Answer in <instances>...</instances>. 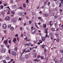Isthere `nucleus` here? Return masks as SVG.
<instances>
[{"mask_svg":"<svg viewBox=\"0 0 63 63\" xmlns=\"http://www.w3.org/2000/svg\"><path fill=\"white\" fill-rule=\"evenodd\" d=\"M19 16H24L25 15H26L27 13L26 12H19L18 13Z\"/></svg>","mask_w":63,"mask_h":63,"instance_id":"obj_1","label":"nucleus"},{"mask_svg":"<svg viewBox=\"0 0 63 63\" xmlns=\"http://www.w3.org/2000/svg\"><path fill=\"white\" fill-rule=\"evenodd\" d=\"M0 51L1 53H5V52H6V49L5 48H2L1 49Z\"/></svg>","mask_w":63,"mask_h":63,"instance_id":"obj_2","label":"nucleus"},{"mask_svg":"<svg viewBox=\"0 0 63 63\" xmlns=\"http://www.w3.org/2000/svg\"><path fill=\"white\" fill-rule=\"evenodd\" d=\"M36 29H35V28H34L32 30L31 33L32 34H34L35 32L36 31Z\"/></svg>","mask_w":63,"mask_h":63,"instance_id":"obj_3","label":"nucleus"},{"mask_svg":"<svg viewBox=\"0 0 63 63\" xmlns=\"http://www.w3.org/2000/svg\"><path fill=\"white\" fill-rule=\"evenodd\" d=\"M11 53L12 55L16 56V53L14 51H12L11 52Z\"/></svg>","mask_w":63,"mask_h":63,"instance_id":"obj_4","label":"nucleus"},{"mask_svg":"<svg viewBox=\"0 0 63 63\" xmlns=\"http://www.w3.org/2000/svg\"><path fill=\"white\" fill-rule=\"evenodd\" d=\"M17 6L16 5H13L12 6V8L13 9H16V8H17Z\"/></svg>","mask_w":63,"mask_h":63,"instance_id":"obj_5","label":"nucleus"},{"mask_svg":"<svg viewBox=\"0 0 63 63\" xmlns=\"http://www.w3.org/2000/svg\"><path fill=\"white\" fill-rule=\"evenodd\" d=\"M10 17L8 16L7 17L5 18V20L6 21L9 20H10Z\"/></svg>","mask_w":63,"mask_h":63,"instance_id":"obj_6","label":"nucleus"},{"mask_svg":"<svg viewBox=\"0 0 63 63\" xmlns=\"http://www.w3.org/2000/svg\"><path fill=\"white\" fill-rule=\"evenodd\" d=\"M33 56V57L34 58H36V56L37 55V54L35 53H34L32 54Z\"/></svg>","mask_w":63,"mask_h":63,"instance_id":"obj_7","label":"nucleus"},{"mask_svg":"<svg viewBox=\"0 0 63 63\" xmlns=\"http://www.w3.org/2000/svg\"><path fill=\"white\" fill-rule=\"evenodd\" d=\"M3 43L4 44H5L6 45H8V41L7 40H5L4 41Z\"/></svg>","mask_w":63,"mask_h":63,"instance_id":"obj_8","label":"nucleus"},{"mask_svg":"<svg viewBox=\"0 0 63 63\" xmlns=\"http://www.w3.org/2000/svg\"><path fill=\"white\" fill-rule=\"evenodd\" d=\"M25 57L26 59H28L29 57V56L27 54L25 55Z\"/></svg>","mask_w":63,"mask_h":63,"instance_id":"obj_9","label":"nucleus"},{"mask_svg":"<svg viewBox=\"0 0 63 63\" xmlns=\"http://www.w3.org/2000/svg\"><path fill=\"white\" fill-rule=\"evenodd\" d=\"M11 21L12 22H16V20L14 18H12L11 19Z\"/></svg>","mask_w":63,"mask_h":63,"instance_id":"obj_10","label":"nucleus"},{"mask_svg":"<svg viewBox=\"0 0 63 63\" xmlns=\"http://www.w3.org/2000/svg\"><path fill=\"white\" fill-rule=\"evenodd\" d=\"M25 59V58L24 57H22L21 58V61H23V60H24Z\"/></svg>","mask_w":63,"mask_h":63,"instance_id":"obj_11","label":"nucleus"},{"mask_svg":"<svg viewBox=\"0 0 63 63\" xmlns=\"http://www.w3.org/2000/svg\"><path fill=\"white\" fill-rule=\"evenodd\" d=\"M3 27L4 29H6L7 28V26L6 25L4 24L3 25Z\"/></svg>","mask_w":63,"mask_h":63,"instance_id":"obj_12","label":"nucleus"},{"mask_svg":"<svg viewBox=\"0 0 63 63\" xmlns=\"http://www.w3.org/2000/svg\"><path fill=\"white\" fill-rule=\"evenodd\" d=\"M44 16L45 17H47L48 16V14H45L44 15Z\"/></svg>","mask_w":63,"mask_h":63,"instance_id":"obj_13","label":"nucleus"},{"mask_svg":"<svg viewBox=\"0 0 63 63\" xmlns=\"http://www.w3.org/2000/svg\"><path fill=\"white\" fill-rule=\"evenodd\" d=\"M47 30H48V29H46L45 30V33H46V34H47Z\"/></svg>","mask_w":63,"mask_h":63,"instance_id":"obj_14","label":"nucleus"},{"mask_svg":"<svg viewBox=\"0 0 63 63\" xmlns=\"http://www.w3.org/2000/svg\"><path fill=\"white\" fill-rule=\"evenodd\" d=\"M52 14H51V16H53L54 15V11H53L52 12Z\"/></svg>","mask_w":63,"mask_h":63,"instance_id":"obj_15","label":"nucleus"},{"mask_svg":"<svg viewBox=\"0 0 63 63\" xmlns=\"http://www.w3.org/2000/svg\"><path fill=\"white\" fill-rule=\"evenodd\" d=\"M58 32H56L55 33V36L56 37H57L58 36Z\"/></svg>","mask_w":63,"mask_h":63,"instance_id":"obj_16","label":"nucleus"},{"mask_svg":"<svg viewBox=\"0 0 63 63\" xmlns=\"http://www.w3.org/2000/svg\"><path fill=\"white\" fill-rule=\"evenodd\" d=\"M56 3L57 5H58L59 4V2L58 1H56Z\"/></svg>","mask_w":63,"mask_h":63,"instance_id":"obj_17","label":"nucleus"},{"mask_svg":"<svg viewBox=\"0 0 63 63\" xmlns=\"http://www.w3.org/2000/svg\"><path fill=\"white\" fill-rule=\"evenodd\" d=\"M23 6L24 8H26V4L24 3L23 4Z\"/></svg>","mask_w":63,"mask_h":63,"instance_id":"obj_18","label":"nucleus"},{"mask_svg":"<svg viewBox=\"0 0 63 63\" xmlns=\"http://www.w3.org/2000/svg\"><path fill=\"white\" fill-rule=\"evenodd\" d=\"M53 34L52 32H50V37H52Z\"/></svg>","mask_w":63,"mask_h":63,"instance_id":"obj_19","label":"nucleus"},{"mask_svg":"<svg viewBox=\"0 0 63 63\" xmlns=\"http://www.w3.org/2000/svg\"><path fill=\"white\" fill-rule=\"evenodd\" d=\"M16 38H14V39L13 40V42H16Z\"/></svg>","mask_w":63,"mask_h":63,"instance_id":"obj_20","label":"nucleus"},{"mask_svg":"<svg viewBox=\"0 0 63 63\" xmlns=\"http://www.w3.org/2000/svg\"><path fill=\"white\" fill-rule=\"evenodd\" d=\"M54 61L56 63H57L58 62V60L56 59H55L54 60Z\"/></svg>","mask_w":63,"mask_h":63,"instance_id":"obj_21","label":"nucleus"},{"mask_svg":"<svg viewBox=\"0 0 63 63\" xmlns=\"http://www.w3.org/2000/svg\"><path fill=\"white\" fill-rule=\"evenodd\" d=\"M42 41H44L45 40V39H46V38L45 37H43V38H42Z\"/></svg>","mask_w":63,"mask_h":63,"instance_id":"obj_22","label":"nucleus"},{"mask_svg":"<svg viewBox=\"0 0 63 63\" xmlns=\"http://www.w3.org/2000/svg\"><path fill=\"white\" fill-rule=\"evenodd\" d=\"M11 13L12 15H15V12L14 11H12L11 12Z\"/></svg>","mask_w":63,"mask_h":63,"instance_id":"obj_23","label":"nucleus"},{"mask_svg":"<svg viewBox=\"0 0 63 63\" xmlns=\"http://www.w3.org/2000/svg\"><path fill=\"white\" fill-rule=\"evenodd\" d=\"M6 60H10V57L9 56H7L6 58Z\"/></svg>","mask_w":63,"mask_h":63,"instance_id":"obj_24","label":"nucleus"},{"mask_svg":"<svg viewBox=\"0 0 63 63\" xmlns=\"http://www.w3.org/2000/svg\"><path fill=\"white\" fill-rule=\"evenodd\" d=\"M0 8L1 9H3V8H4V6L2 5H1L0 6Z\"/></svg>","mask_w":63,"mask_h":63,"instance_id":"obj_25","label":"nucleus"},{"mask_svg":"<svg viewBox=\"0 0 63 63\" xmlns=\"http://www.w3.org/2000/svg\"><path fill=\"white\" fill-rule=\"evenodd\" d=\"M43 27L44 28H46L47 27L46 24H44L43 25Z\"/></svg>","mask_w":63,"mask_h":63,"instance_id":"obj_26","label":"nucleus"},{"mask_svg":"<svg viewBox=\"0 0 63 63\" xmlns=\"http://www.w3.org/2000/svg\"><path fill=\"white\" fill-rule=\"evenodd\" d=\"M2 15H3V16H4V15H5V12H2Z\"/></svg>","mask_w":63,"mask_h":63,"instance_id":"obj_27","label":"nucleus"},{"mask_svg":"<svg viewBox=\"0 0 63 63\" xmlns=\"http://www.w3.org/2000/svg\"><path fill=\"white\" fill-rule=\"evenodd\" d=\"M26 63H30V61L29 60H27L26 61Z\"/></svg>","mask_w":63,"mask_h":63,"instance_id":"obj_28","label":"nucleus"},{"mask_svg":"<svg viewBox=\"0 0 63 63\" xmlns=\"http://www.w3.org/2000/svg\"><path fill=\"white\" fill-rule=\"evenodd\" d=\"M15 50L16 51H17V47H16L15 48Z\"/></svg>","mask_w":63,"mask_h":63,"instance_id":"obj_29","label":"nucleus"},{"mask_svg":"<svg viewBox=\"0 0 63 63\" xmlns=\"http://www.w3.org/2000/svg\"><path fill=\"white\" fill-rule=\"evenodd\" d=\"M59 38H58L56 40V42H59Z\"/></svg>","mask_w":63,"mask_h":63,"instance_id":"obj_30","label":"nucleus"},{"mask_svg":"<svg viewBox=\"0 0 63 63\" xmlns=\"http://www.w3.org/2000/svg\"><path fill=\"white\" fill-rule=\"evenodd\" d=\"M59 51L61 52V53H63V50H60Z\"/></svg>","mask_w":63,"mask_h":63,"instance_id":"obj_31","label":"nucleus"},{"mask_svg":"<svg viewBox=\"0 0 63 63\" xmlns=\"http://www.w3.org/2000/svg\"><path fill=\"white\" fill-rule=\"evenodd\" d=\"M11 29L12 30H13L14 29V28L13 27H11Z\"/></svg>","mask_w":63,"mask_h":63,"instance_id":"obj_32","label":"nucleus"},{"mask_svg":"<svg viewBox=\"0 0 63 63\" xmlns=\"http://www.w3.org/2000/svg\"><path fill=\"white\" fill-rule=\"evenodd\" d=\"M25 50H26L25 49H24L23 51V52L22 53V54L21 55H22V54H23V53H24L25 52Z\"/></svg>","mask_w":63,"mask_h":63,"instance_id":"obj_33","label":"nucleus"},{"mask_svg":"<svg viewBox=\"0 0 63 63\" xmlns=\"http://www.w3.org/2000/svg\"><path fill=\"white\" fill-rule=\"evenodd\" d=\"M10 2L11 3H13L14 2V0H10Z\"/></svg>","mask_w":63,"mask_h":63,"instance_id":"obj_34","label":"nucleus"},{"mask_svg":"<svg viewBox=\"0 0 63 63\" xmlns=\"http://www.w3.org/2000/svg\"><path fill=\"white\" fill-rule=\"evenodd\" d=\"M51 30L52 31H55V29L54 28H52L51 29Z\"/></svg>","mask_w":63,"mask_h":63,"instance_id":"obj_35","label":"nucleus"},{"mask_svg":"<svg viewBox=\"0 0 63 63\" xmlns=\"http://www.w3.org/2000/svg\"><path fill=\"white\" fill-rule=\"evenodd\" d=\"M60 61H61L62 63H63V59H62V58H61Z\"/></svg>","mask_w":63,"mask_h":63,"instance_id":"obj_36","label":"nucleus"},{"mask_svg":"<svg viewBox=\"0 0 63 63\" xmlns=\"http://www.w3.org/2000/svg\"><path fill=\"white\" fill-rule=\"evenodd\" d=\"M38 19H40V20H42V19L40 17H38Z\"/></svg>","mask_w":63,"mask_h":63,"instance_id":"obj_37","label":"nucleus"},{"mask_svg":"<svg viewBox=\"0 0 63 63\" xmlns=\"http://www.w3.org/2000/svg\"><path fill=\"white\" fill-rule=\"evenodd\" d=\"M48 1V0H47L45 2H44L45 5H46V3H47Z\"/></svg>","mask_w":63,"mask_h":63,"instance_id":"obj_38","label":"nucleus"},{"mask_svg":"<svg viewBox=\"0 0 63 63\" xmlns=\"http://www.w3.org/2000/svg\"><path fill=\"white\" fill-rule=\"evenodd\" d=\"M7 9H9L10 10H11V9H10V7H9L8 6L7 7H6L5 8V9H7Z\"/></svg>","mask_w":63,"mask_h":63,"instance_id":"obj_39","label":"nucleus"},{"mask_svg":"<svg viewBox=\"0 0 63 63\" xmlns=\"http://www.w3.org/2000/svg\"><path fill=\"white\" fill-rule=\"evenodd\" d=\"M8 51L9 54L10 53H11V49H9L8 50Z\"/></svg>","mask_w":63,"mask_h":63,"instance_id":"obj_40","label":"nucleus"},{"mask_svg":"<svg viewBox=\"0 0 63 63\" xmlns=\"http://www.w3.org/2000/svg\"><path fill=\"white\" fill-rule=\"evenodd\" d=\"M44 51L45 52H47V49H46L45 48L44 49Z\"/></svg>","mask_w":63,"mask_h":63,"instance_id":"obj_41","label":"nucleus"},{"mask_svg":"<svg viewBox=\"0 0 63 63\" xmlns=\"http://www.w3.org/2000/svg\"><path fill=\"white\" fill-rule=\"evenodd\" d=\"M11 26V25H9L8 26V28H10Z\"/></svg>","mask_w":63,"mask_h":63,"instance_id":"obj_42","label":"nucleus"},{"mask_svg":"<svg viewBox=\"0 0 63 63\" xmlns=\"http://www.w3.org/2000/svg\"><path fill=\"white\" fill-rule=\"evenodd\" d=\"M10 11L9 10L8 11V12H7V14H10Z\"/></svg>","mask_w":63,"mask_h":63,"instance_id":"obj_43","label":"nucleus"},{"mask_svg":"<svg viewBox=\"0 0 63 63\" xmlns=\"http://www.w3.org/2000/svg\"><path fill=\"white\" fill-rule=\"evenodd\" d=\"M33 61H34L35 62H38V60L37 59L33 60Z\"/></svg>","mask_w":63,"mask_h":63,"instance_id":"obj_44","label":"nucleus"},{"mask_svg":"<svg viewBox=\"0 0 63 63\" xmlns=\"http://www.w3.org/2000/svg\"><path fill=\"white\" fill-rule=\"evenodd\" d=\"M41 59H44V58L43 56H41Z\"/></svg>","mask_w":63,"mask_h":63,"instance_id":"obj_45","label":"nucleus"},{"mask_svg":"<svg viewBox=\"0 0 63 63\" xmlns=\"http://www.w3.org/2000/svg\"><path fill=\"white\" fill-rule=\"evenodd\" d=\"M3 62L4 63H6L7 62H6V61L5 60H4L3 61Z\"/></svg>","mask_w":63,"mask_h":63,"instance_id":"obj_46","label":"nucleus"},{"mask_svg":"<svg viewBox=\"0 0 63 63\" xmlns=\"http://www.w3.org/2000/svg\"><path fill=\"white\" fill-rule=\"evenodd\" d=\"M45 45H42V48H44V47H45Z\"/></svg>","mask_w":63,"mask_h":63,"instance_id":"obj_47","label":"nucleus"},{"mask_svg":"<svg viewBox=\"0 0 63 63\" xmlns=\"http://www.w3.org/2000/svg\"><path fill=\"white\" fill-rule=\"evenodd\" d=\"M2 59V56H0V60Z\"/></svg>","mask_w":63,"mask_h":63,"instance_id":"obj_48","label":"nucleus"},{"mask_svg":"<svg viewBox=\"0 0 63 63\" xmlns=\"http://www.w3.org/2000/svg\"><path fill=\"white\" fill-rule=\"evenodd\" d=\"M18 9H21V10H22V9H23L22 8V7H20Z\"/></svg>","mask_w":63,"mask_h":63,"instance_id":"obj_49","label":"nucleus"},{"mask_svg":"<svg viewBox=\"0 0 63 63\" xmlns=\"http://www.w3.org/2000/svg\"><path fill=\"white\" fill-rule=\"evenodd\" d=\"M33 52H35L36 51V50L35 49H33Z\"/></svg>","mask_w":63,"mask_h":63,"instance_id":"obj_50","label":"nucleus"},{"mask_svg":"<svg viewBox=\"0 0 63 63\" xmlns=\"http://www.w3.org/2000/svg\"><path fill=\"white\" fill-rule=\"evenodd\" d=\"M4 6H7V5L6 3L4 4Z\"/></svg>","mask_w":63,"mask_h":63,"instance_id":"obj_51","label":"nucleus"},{"mask_svg":"<svg viewBox=\"0 0 63 63\" xmlns=\"http://www.w3.org/2000/svg\"><path fill=\"white\" fill-rule=\"evenodd\" d=\"M50 2H49L48 4V6H49V5H50Z\"/></svg>","mask_w":63,"mask_h":63,"instance_id":"obj_52","label":"nucleus"},{"mask_svg":"<svg viewBox=\"0 0 63 63\" xmlns=\"http://www.w3.org/2000/svg\"><path fill=\"white\" fill-rule=\"evenodd\" d=\"M9 45H7V47L8 48V49H9Z\"/></svg>","mask_w":63,"mask_h":63,"instance_id":"obj_53","label":"nucleus"},{"mask_svg":"<svg viewBox=\"0 0 63 63\" xmlns=\"http://www.w3.org/2000/svg\"><path fill=\"white\" fill-rule=\"evenodd\" d=\"M24 39L25 40H27V37L24 38Z\"/></svg>","mask_w":63,"mask_h":63,"instance_id":"obj_54","label":"nucleus"},{"mask_svg":"<svg viewBox=\"0 0 63 63\" xmlns=\"http://www.w3.org/2000/svg\"><path fill=\"white\" fill-rule=\"evenodd\" d=\"M23 35L25 36H25H26V34H23Z\"/></svg>","mask_w":63,"mask_h":63,"instance_id":"obj_55","label":"nucleus"},{"mask_svg":"<svg viewBox=\"0 0 63 63\" xmlns=\"http://www.w3.org/2000/svg\"><path fill=\"white\" fill-rule=\"evenodd\" d=\"M61 3H60L59 7H61Z\"/></svg>","mask_w":63,"mask_h":63,"instance_id":"obj_56","label":"nucleus"},{"mask_svg":"<svg viewBox=\"0 0 63 63\" xmlns=\"http://www.w3.org/2000/svg\"><path fill=\"white\" fill-rule=\"evenodd\" d=\"M20 29L21 30H22V27H20Z\"/></svg>","mask_w":63,"mask_h":63,"instance_id":"obj_57","label":"nucleus"},{"mask_svg":"<svg viewBox=\"0 0 63 63\" xmlns=\"http://www.w3.org/2000/svg\"><path fill=\"white\" fill-rule=\"evenodd\" d=\"M4 45H1V47H4Z\"/></svg>","mask_w":63,"mask_h":63,"instance_id":"obj_58","label":"nucleus"},{"mask_svg":"<svg viewBox=\"0 0 63 63\" xmlns=\"http://www.w3.org/2000/svg\"><path fill=\"white\" fill-rule=\"evenodd\" d=\"M25 53H27L28 52V50H26L25 52Z\"/></svg>","mask_w":63,"mask_h":63,"instance_id":"obj_59","label":"nucleus"},{"mask_svg":"<svg viewBox=\"0 0 63 63\" xmlns=\"http://www.w3.org/2000/svg\"><path fill=\"white\" fill-rule=\"evenodd\" d=\"M26 19H29V18H28V16H26Z\"/></svg>","mask_w":63,"mask_h":63,"instance_id":"obj_60","label":"nucleus"},{"mask_svg":"<svg viewBox=\"0 0 63 63\" xmlns=\"http://www.w3.org/2000/svg\"><path fill=\"white\" fill-rule=\"evenodd\" d=\"M21 20V18H19V20Z\"/></svg>","mask_w":63,"mask_h":63,"instance_id":"obj_61","label":"nucleus"},{"mask_svg":"<svg viewBox=\"0 0 63 63\" xmlns=\"http://www.w3.org/2000/svg\"><path fill=\"white\" fill-rule=\"evenodd\" d=\"M27 50H28V52H30V50H29V49H28Z\"/></svg>","mask_w":63,"mask_h":63,"instance_id":"obj_62","label":"nucleus"},{"mask_svg":"<svg viewBox=\"0 0 63 63\" xmlns=\"http://www.w3.org/2000/svg\"><path fill=\"white\" fill-rule=\"evenodd\" d=\"M15 37H18V34H17L15 35Z\"/></svg>","mask_w":63,"mask_h":63,"instance_id":"obj_63","label":"nucleus"},{"mask_svg":"<svg viewBox=\"0 0 63 63\" xmlns=\"http://www.w3.org/2000/svg\"><path fill=\"white\" fill-rule=\"evenodd\" d=\"M46 60H48V58H46Z\"/></svg>","mask_w":63,"mask_h":63,"instance_id":"obj_64","label":"nucleus"}]
</instances>
